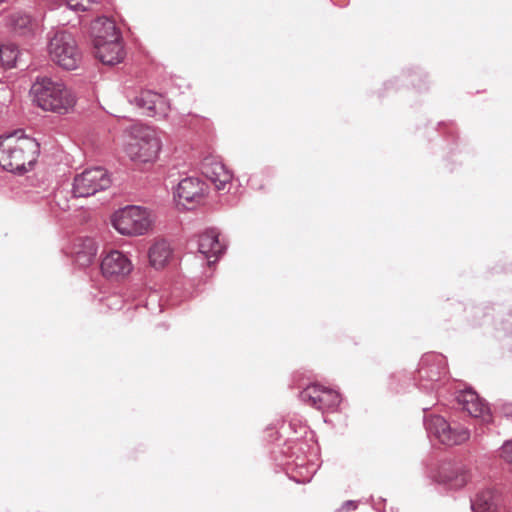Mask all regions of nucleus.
<instances>
[{
	"label": "nucleus",
	"mask_w": 512,
	"mask_h": 512,
	"mask_svg": "<svg viewBox=\"0 0 512 512\" xmlns=\"http://www.w3.org/2000/svg\"><path fill=\"white\" fill-rule=\"evenodd\" d=\"M497 500L498 496L493 490H483L471 501V509L473 512H491L496 509Z\"/></svg>",
	"instance_id": "dca6fc26"
},
{
	"label": "nucleus",
	"mask_w": 512,
	"mask_h": 512,
	"mask_svg": "<svg viewBox=\"0 0 512 512\" xmlns=\"http://www.w3.org/2000/svg\"><path fill=\"white\" fill-rule=\"evenodd\" d=\"M302 401L319 410L331 409L340 403L339 394L328 388L313 384L300 394Z\"/></svg>",
	"instance_id": "9d476101"
},
{
	"label": "nucleus",
	"mask_w": 512,
	"mask_h": 512,
	"mask_svg": "<svg viewBox=\"0 0 512 512\" xmlns=\"http://www.w3.org/2000/svg\"><path fill=\"white\" fill-rule=\"evenodd\" d=\"M50 60L65 70L77 69L82 61V53L72 34L59 31L49 40L47 47Z\"/></svg>",
	"instance_id": "423d86ee"
},
{
	"label": "nucleus",
	"mask_w": 512,
	"mask_h": 512,
	"mask_svg": "<svg viewBox=\"0 0 512 512\" xmlns=\"http://www.w3.org/2000/svg\"><path fill=\"white\" fill-rule=\"evenodd\" d=\"M100 269L104 278L121 281L130 275L133 264L123 252L111 250L102 258Z\"/></svg>",
	"instance_id": "6e6552de"
},
{
	"label": "nucleus",
	"mask_w": 512,
	"mask_h": 512,
	"mask_svg": "<svg viewBox=\"0 0 512 512\" xmlns=\"http://www.w3.org/2000/svg\"><path fill=\"white\" fill-rule=\"evenodd\" d=\"M19 56L17 47L13 44H5L0 46V63L3 67H14Z\"/></svg>",
	"instance_id": "6ab92c4d"
},
{
	"label": "nucleus",
	"mask_w": 512,
	"mask_h": 512,
	"mask_svg": "<svg viewBox=\"0 0 512 512\" xmlns=\"http://www.w3.org/2000/svg\"><path fill=\"white\" fill-rule=\"evenodd\" d=\"M148 257L152 267L162 269L168 264L172 257V248L166 240H156L149 248Z\"/></svg>",
	"instance_id": "2eb2a0df"
},
{
	"label": "nucleus",
	"mask_w": 512,
	"mask_h": 512,
	"mask_svg": "<svg viewBox=\"0 0 512 512\" xmlns=\"http://www.w3.org/2000/svg\"><path fill=\"white\" fill-rule=\"evenodd\" d=\"M470 479L468 470L463 467L445 472L439 476L438 482L448 485L450 488L459 489L464 487Z\"/></svg>",
	"instance_id": "f3484780"
},
{
	"label": "nucleus",
	"mask_w": 512,
	"mask_h": 512,
	"mask_svg": "<svg viewBox=\"0 0 512 512\" xmlns=\"http://www.w3.org/2000/svg\"><path fill=\"white\" fill-rule=\"evenodd\" d=\"M136 310H137V307H130V308L127 309L126 313L127 314H133Z\"/></svg>",
	"instance_id": "b1692460"
},
{
	"label": "nucleus",
	"mask_w": 512,
	"mask_h": 512,
	"mask_svg": "<svg viewBox=\"0 0 512 512\" xmlns=\"http://www.w3.org/2000/svg\"><path fill=\"white\" fill-rule=\"evenodd\" d=\"M101 0H66L67 5L74 11L92 10L94 5L100 3Z\"/></svg>",
	"instance_id": "412c9836"
},
{
	"label": "nucleus",
	"mask_w": 512,
	"mask_h": 512,
	"mask_svg": "<svg viewBox=\"0 0 512 512\" xmlns=\"http://www.w3.org/2000/svg\"><path fill=\"white\" fill-rule=\"evenodd\" d=\"M161 147V138L155 128L143 125L134 126L126 145V153L132 160L146 163L157 158Z\"/></svg>",
	"instance_id": "20e7f679"
},
{
	"label": "nucleus",
	"mask_w": 512,
	"mask_h": 512,
	"mask_svg": "<svg viewBox=\"0 0 512 512\" xmlns=\"http://www.w3.org/2000/svg\"><path fill=\"white\" fill-rule=\"evenodd\" d=\"M502 412L506 417L512 418V404H504L502 406Z\"/></svg>",
	"instance_id": "5701e85b"
},
{
	"label": "nucleus",
	"mask_w": 512,
	"mask_h": 512,
	"mask_svg": "<svg viewBox=\"0 0 512 512\" xmlns=\"http://www.w3.org/2000/svg\"><path fill=\"white\" fill-rule=\"evenodd\" d=\"M448 422L441 416H432L428 422V429L438 438L448 429Z\"/></svg>",
	"instance_id": "aec40b11"
},
{
	"label": "nucleus",
	"mask_w": 512,
	"mask_h": 512,
	"mask_svg": "<svg viewBox=\"0 0 512 512\" xmlns=\"http://www.w3.org/2000/svg\"><path fill=\"white\" fill-rule=\"evenodd\" d=\"M111 180L102 167L86 169L74 178L73 193L77 197H88L107 189Z\"/></svg>",
	"instance_id": "0eeeda50"
},
{
	"label": "nucleus",
	"mask_w": 512,
	"mask_h": 512,
	"mask_svg": "<svg viewBox=\"0 0 512 512\" xmlns=\"http://www.w3.org/2000/svg\"><path fill=\"white\" fill-rule=\"evenodd\" d=\"M205 190V183L200 179L187 177L178 183L174 195L178 205L189 209L190 206L199 204L204 199Z\"/></svg>",
	"instance_id": "1a4fd4ad"
},
{
	"label": "nucleus",
	"mask_w": 512,
	"mask_h": 512,
	"mask_svg": "<svg viewBox=\"0 0 512 512\" xmlns=\"http://www.w3.org/2000/svg\"><path fill=\"white\" fill-rule=\"evenodd\" d=\"M457 401L470 416L480 418L483 423L491 421L489 407L475 391L471 389L461 391L457 396Z\"/></svg>",
	"instance_id": "9b49d317"
},
{
	"label": "nucleus",
	"mask_w": 512,
	"mask_h": 512,
	"mask_svg": "<svg viewBox=\"0 0 512 512\" xmlns=\"http://www.w3.org/2000/svg\"><path fill=\"white\" fill-rule=\"evenodd\" d=\"M218 233L214 229L207 230L199 237L198 250L207 259H215L223 252L224 246L218 239Z\"/></svg>",
	"instance_id": "4468645a"
},
{
	"label": "nucleus",
	"mask_w": 512,
	"mask_h": 512,
	"mask_svg": "<svg viewBox=\"0 0 512 512\" xmlns=\"http://www.w3.org/2000/svg\"><path fill=\"white\" fill-rule=\"evenodd\" d=\"M137 107L147 116H156L166 113V102L162 95L153 91H142L134 98Z\"/></svg>",
	"instance_id": "ddd939ff"
},
{
	"label": "nucleus",
	"mask_w": 512,
	"mask_h": 512,
	"mask_svg": "<svg viewBox=\"0 0 512 512\" xmlns=\"http://www.w3.org/2000/svg\"><path fill=\"white\" fill-rule=\"evenodd\" d=\"M202 172L218 190L224 189L232 180V173L222 162L214 158L205 159Z\"/></svg>",
	"instance_id": "f8f14e48"
},
{
	"label": "nucleus",
	"mask_w": 512,
	"mask_h": 512,
	"mask_svg": "<svg viewBox=\"0 0 512 512\" xmlns=\"http://www.w3.org/2000/svg\"><path fill=\"white\" fill-rule=\"evenodd\" d=\"M34 101L44 111L60 115L73 111L77 99L63 82L49 77L37 78L31 88Z\"/></svg>",
	"instance_id": "f03ea898"
},
{
	"label": "nucleus",
	"mask_w": 512,
	"mask_h": 512,
	"mask_svg": "<svg viewBox=\"0 0 512 512\" xmlns=\"http://www.w3.org/2000/svg\"><path fill=\"white\" fill-rule=\"evenodd\" d=\"M39 145L31 137L17 133L0 138V166L10 172H25L33 166Z\"/></svg>",
	"instance_id": "f257e3e1"
},
{
	"label": "nucleus",
	"mask_w": 512,
	"mask_h": 512,
	"mask_svg": "<svg viewBox=\"0 0 512 512\" xmlns=\"http://www.w3.org/2000/svg\"><path fill=\"white\" fill-rule=\"evenodd\" d=\"M3 0H0V3L2 2Z\"/></svg>",
	"instance_id": "393cba45"
},
{
	"label": "nucleus",
	"mask_w": 512,
	"mask_h": 512,
	"mask_svg": "<svg viewBox=\"0 0 512 512\" xmlns=\"http://www.w3.org/2000/svg\"><path fill=\"white\" fill-rule=\"evenodd\" d=\"M94 55L104 65H116L125 58L120 31L113 20L99 19L94 25Z\"/></svg>",
	"instance_id": "7ed1b4c3"
},
{
	"label": "nucleus",
	"mask_w": 512,
	"mask_h": 512,
	"mask_svg": "<svg viewBox=\"0 0 512 512\" xmlns=\"http://www.w3.org/2000/svg\"><path fill=\"white\" fill-rule=\"evenodd\" d=\"M154 221L155 216L151 210L135 205L119 209L111 219L113 227L126 236H140L148 233Z\"/></svg>",
	"instance_id": "39448f33"
},
{
	"label": "nucleus",
	"mask_w": 512,
	"mask_h": 512,
	"mask_svg": "<svg viewBox=\"0 0 512 512\" xmlns=\"http://www.w3.org/2000/svg\"><path fill=\"white\" fill-rule=\"evenodd\" d=\"M12 21H13L15 28L19 29V30L28 29L33 24L31 17L28 15H24V14L14 16Z\"/></svg>",
	"instance_id": "4be33fe9"
},
{
	"label": "nucleus",
	"mask_w": 512,
	"mask_h": 512,
	"mask_svg": "<svg viewBox=\"0 0 512 512\" xmlns=\"http://www.w3.org/2000/svg\"><path fill=\"white\" fill-rule=\"evenodd\" d=\"M469 431L464 428H451L448 426V429H445L443 434H441L440 442L446 445H458L469 439Z\"/></svg>",
	"instance_id": "a211bd4d"
}]
</instances>
